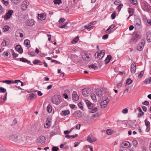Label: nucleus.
<instances>
[{
  "mask_svg": "<svg viewBox=\"0 0 151 151\" xmlns=\"http://www.w3.org/2000/svg\"><path fill=\"white\" fill-rule=\"evenodd\" d=\"M52 101L53 104L58 105L61 102V98L59 95L55 96L52 98Z\"/></svg>",
  "mask_w": 151,
  "mask_h": 151,
  "instance_id": "nucleus-1",
  "label": "nucleus"
},
{
  "mask_svg": "<svg viewBox=\"0 0 151 151\" xmlns=\"http://www.w3.org/2000/svg\"><path fill=\"white\" fill-rule=\"evenodd\" d=\"M140 33L139 32H134L133 35L132 40L134 42H136L140 38Z\"/></svg>",
  "mask_w": 151,
  "mask_h": 151,
  "instance_id": "nucleus-2",
  "label": "nucleus"
},
{
  "mask_svg": "<svg viewBox=\"0 0 151 151\" xmlns=\"http://www.w3.org/2000/svg\"><path fill=\"white\" fill-rule=\"evenodd\" d=\"M105 53V51L104 50H101L100 52H96L95 54V57L99 59H102L104 56Z\"/></svg>",
  "mask_w": 151,
  "mask_h": 151,
  "instance_id": "nucleus-3",
  "label": "nucleus"
},
{
  "mask_svg": "<svg viewBox=\"0 0 151 151\" xmlns=\"http://www.w3.org/2000/svg\"><path fill=\"white\" fill-rule=\"evenodd\" d=\"M145 42V39H142L140 43H139L137 47V50L139 51H141L143 49L144 47Z\"/></svg>",
  "mask_w": 151,
  "mask_h": 151,
  "instance_id": "nucleus-4",
  "label": "nucleus"
},
{
  "mask_svg": "<svg viewBox=\"0 0 151 151\" xmlns=\"http://www.w3.org/2000/svg\"><path fill=\"white\" fill-rule=\"evenodd\" d=\"M87 140L90 143H92L96 141L97 139L95 137H93V135L91 134H90L88 136Z\"/></svg>",
  "mask_w": 151,
  "mask_h": 151,
  "instance_id": "nucleus-5",
  "label": "nucleus"
},
{
  "mask_svg": "<svg viewBox=\"0 0 151 151\" xmlns=\"http://www.w3.org/2000/svg\"><path fill=\"white\" fill-rule=\"evenodd\" d=\"M135 26L137 28H139L141 24V20L139 18H136L134 22Z\"/></svg>",
  "mask_w": 151,
  "mask_h": 151,
  "instance_id": "nucleus-6",
  "label": "nucleus"
},
{
  "mask_svg": "<svg viewBox=\"0 0 151 151\" xmlns=\"http://www.w3.org/2000/svg\"><path fill=\"white\" fill-rule=\"evenodd\" d=\"M29 4L28 1L27 0H25L23 2L22 4L21 5V9L23 10H26L27 8V6Z\"/></svg>",
  "mask_w": 151,
  "mask_h": 151,
  "instance_id": "nucleus-7",
  "label": "nucleus"
},
{
  "mask_svg": "<svg viewBox=\"0 0 151 151\" xmlns=\"http://www.w3.org/2000/svg\"><path fill=\"white\" fill-rule=\"evenodd\" d=\"M84 101L89 109H91L92 108L93 106V104L89 101L86 99H84Z\"/></svg>",
  "mask_w": 151,
  "mask_h": 151,
  "instance_id": "nucleus-8",
  "label": "nucleus"
},
{
  "mask_svg": "<svg viewBox=\"0 0 151 151\" xmlns=\"http://www.w3.org/2000/svg\"><path fill=\"white\" fill-rule=\"evenodd\" d=\"M13 13V11L12 10H11L8 11L4 17V19L5 20L8 19L12 16Z\"/></svg>",
  "mask_w": 151,
  "mask_h": 151,
  "instance_id": "nucleus-9",
  "label": "nucleus"
},
{
  "mask_svg": "<svg viewBox=\"0 0 151 151\" xmlns=\"http://www.w3.org/2000/svg\"><path fill=\"white\" fill-rule=\"evenodd\" d=\"M25 23L26 25L27 26H31L35 24L34 21L32 19L27 20Z\"/></svg>",
  "mask_w": 151,
  "mask_h": 151,
  "instance_id": "nucleus-10",
  "label": "nucleus"
},
{
  "mask_svg": "<svg viewBox=\"0 0 151 151\" xmlns=\"http://www.w3.org/2000/svg\"><path fill=\"white\" fill-rule=\"evenodd\" d=\"M109 99H106L105 100L102 101L100 104V106L101 108H104L107 106V104L109 101Z\"/></svg>",
  "mask_w": 151,
  "mask_h": 151,
  "instance_id": "nucleus-11",
  "label": "nucleus"
},
{
  "mask_svg": "<svg viewBox=\"0 0 151 151\" xmlns=\"http://www.w3.org/2000/svg\"><path fill=\"white\" fill-rule=\"evenodd\" d=\"M45 137L43 136H41L37 139V141L38 143H43L45 142Z\"/></svg>",
  "mask_w": 151,
  "mask_h": 151,
  "instance_id": "nucleus-12",
  "label": "nucleus"
},
{
  "mask_svg": "<svg viewBox=\"0 0 151 151\" xmlns=\"http://www.w3.org/2000/svg\"><path fill=\"white\" fill-rule=\"evenodd\" d=\"M136 69V65L135 63H133L131 65V72L132 73H134Z\"/></svg>",
  "mask_w": 151,
  "mask_h": 151,
  "instance_id": "nucleus-13",
  "label": "nucleus"
},
{
  "mask_svg": "<svg viewBox=\"0 0 151 151\" xmlns=\"http://www.w3.org/2000/svg\"><path fill=\"white\" fill-rule=\"evenodd\" d=\"M82 92L83 96H88V94L89 93V89L88 88L83 89Z\"/></svg>",
  "mask_w": 151,
  "mask_h": 151,
  "instance_id": "nucleus-14",
  "label": "nucleus"
},
{
  "mask_svg": "<svg viewBox=\"0 0 151 151\" xmlns=\"http://www.w3.org/2000/svg\"><path fill=\"white\" fill-rule=\"evenodd\" d=\"M16 50L20 53H22L23 52L22 48L21 47L20 45H16L15 47Z\"/></svg>",
  "mask_w": 151,
  "mask_h": 151,
  "instance_id": "nucleus-15",
  "label": "nucleus"
},
{
  "mask_svg": "<svg viewBox=\"0 0 151 151\" xmlns=\"http://www.w3.org/2000/svg\"><path fill=\"white\" fill-rule=\"evenodd\" d=\"M24 43L25 46L27 48H29L31 46L30 40H29L28 39L25 40L24 41Z\"/></svg>",
  "mask_w": 151,
  "mask_h": 151,
  "instance_id": "nucleus-16",
  "label": "nucleus"
},
{
  "mask_svg": "<svg viewBox=\"0 0 151 151\" xmlns=\"http://www.w3.org/2000/svg\"><path fill=\"white\" fill-rule=\"evenodd\" d=\"M146 38L147 41L148 42H151V33L148 32L146 34Z\"/></svg>",
  "mask_w": 151,
  "mask_h": 151,
  "instance_id": "nucleus-17",
  "label": "nucleus"
},
{
  "mask_svg": "<svg viewBox=\"0 0 151 151\" xmlns=\"http://www.w3.org/2000/svg\"><path fill=\"white\" fill-rule=\"evenodd\" d=\"M70 113V111L68 110H65L62 111L60 114L61 115L63 116H65L66 115L69 114Z\"/></svg>",
  "mask_w": 151,
  "mask_h": 151,
  "instance_id": "nucleus-18",
  "label": "nucleus"
},
{
  "mask_svg": "<svg viewBox=\"0 0 151 151\" xmlns=\"http://www.w3.org/2000/svg\"><path fill=\"white\" fill-rule=\"evenodd\" d=\"M81 112L80 111H76L74 113L75 116L76 117L78 118H81L82 116Z\"/></svg>",
  "mask_w": 151,
  "mask_h": 151,
  "instance_id": "nucleus-19",
  "label": "nucleus"
},
{
  "mask_svg": "<svg viewBox=\"0 0 151 151\" xmlns=\"http://www.w3.org/2000/svg\"><path fill=\"white\" fill-rule=\"evenodd\" d=\"M36 97V95L33 93H30L29 94V99L30 100H32L33 99H35Z\"/></svg>",
  "mask_w": 151,
  "mask_h": 151,
  "instance_id": "nucleus-20",
  "label": "nucleus"
},
{
  "mask_svg": "<svg viewBox=\"0 0 151 151\" xmlns=\"http://www.w3.org/2000/svg\"><path fill=\"white\" fill-rule=\"evenodd\" d=\"M18 135L17 134H14L10 135L9 138L15 141L16 142V138H17Z\"/></svg>",
  "mask_w": 151,
  "mask_h": 151,
  "instance_id": "nucleus-21",
  "label": "nucleus"
},
{
  "mask_svg": "<svg viewBox=\"0 0 151 151\" xmlns=\"http://www.w3.org/2000/svg\"><path fill=\"white\" fill-rule=\"evenodd\" d=\"M23 141L22 139V137L20 135H18L17 138H16V142L20 143Z\"/></svg>",
  "mask_w": 151,
  "mask_h": 151,
  "instance_id": "nucleus-22",
  "label": "nucleus"
},
{
  "mask_svg": "<svg viewBox=\"0 0 151 151\" xmlns=\"http://www.w3.org/2000/svg\"><path fill=\"white\" fill-rule=\"evenodd\" d=\"M122 144L123 145L122 147H127L129 146L130 145L129 142L128 141H125Z\"/></svg>",
  "mask_w": 151,
  "mask_h": 151,
  "instance_id": "nucleus-23",
  "label": "nucleus"
},
{
  "mask_svg": "<svg viewBox=\"0 0 151 151\" xmlns=\"http://www.w3.org/2000/svg\"><path fill=\"white\" fill-rule=\"evenodd\" d=\"M46 18L44 14H40L38 15V18L40 20H44Z\"/></svg>",
  "mask_w": 151,
  "mask_h": 151,
  "instance_id": "nucleus-24",
  "label": "nucleus"
},
{
  "mask_svg": "<svg viewBox=\"0 0 151 151\" xmlns=\"http://www.w3.org/2000/svg\"><path fill=\"white\" fill-rule=\"evenodd\" d=\"M111 58L112 57L111 56V55H108L107 58H106L105 60V62L106 64H107L109 62L110 60H111Z\"/></svg>",
  "mask_w": 151,
  "mask_h": 151,
  "instance_id": "nucleus-25",
  "label": "nucleus"
},
{
  "mask_svg": "<svg viewBox=\"0 0 151 151\" xmlns=\"http://www.w3.org/2000/svg\"><path fill=\"white\" fill-rule=\"evenodd\" d=\"M90 96L94 102H96V99L95 94L93 93H91Z\"/></svg>",
  "mask_w": 151,
  "mask_h": 151,
  "instance_id": "nucleus-26",
  "label": "nucleus"
},
{
  "mask_svg": "<svg viewBox=\"0 0 151 151\" xmlns=\"http://www.w3.org/2000/svg\"><path fill=\"white\" fill-rule=\"evenodd\" d=\"M128 12L130 16H132L134 13L133 9L132 8H129V9Z\"/></svg>",
  "mask_w": 151,
  "mask_h": 151,
  "instance_id": "nucleus-27",
  "label": "nucleus"
},
{
  "mask_svg": "<svg viewBox=\"0 0 151 151\" xmlns=\"http://www.w3.org/2000/svg\"><path fill=\"white\" fill-rule=\"evenodd\" d=\"M83 58L86 61H89L90 60V58L89 57V55L87 54H85V55L84 56Z\"/></svg>",
  "mask_w": 151,
  "mask_h": 151,
  "instance_id": "nucleus-28",
  "label": "nucleus"
},
{
  "mask_svg": "<svg viewBox=\"0 0 151 151\" xmlns=\"http://www.w3.org/2000/svg\"><path fill=\"white\" fill-rule=\"evenodd\" d=\"M19 60L23 62L27 63L29 64L30 63V61L27 60V59L24 58H19Z\"/></svg>",
  "mask_w": 151,
  "mask_h": 151,
  "instance_id": "nucleus-29",
  "label": "nucleus"
},
{
  "mask_svg": "<svg viewBox=\"0 0 151 151\" xmlns=\"http://www.w3.org/2000/svg\"><path fill=\"white\" fill-rule=\"evenodd\" d=\"M3 83H5L6 84L9 85H10L12 83H14V81H13L12 80H5L3 81H2Z\"/></svg>",
  "mask_w": 151,
  "mask_h": 151,
  "instance_id": "nucleus-30",
  "label": "nucleus"
},
{
  "mask_svg": "<svg viewBox=\"0 0 151 151\" xmlns=\"http://www.w3.org/2000/svg\"><path fill=\"white\" fill-rule=\"evenodd\" d=\"M47 110L48 113H50L51 112L52 110V106L50 105L49 104L47 106Z\"/></svg>",
  "mask_w": 151,
  "mask_h": 151,
  "instance_id": "nucleus-31",
  "label": "nucleus"
},
{
  "mask_svg": "<svg viewBox=\"0 0 151 151\" xmlns=\"http://www.w3.org/2000/svg\"><path fill=\"white\" fill-rule=\"evenodd\" d=\"M11 51L12 52V55L13 57V58H16L18 56V55L14 51V50L12 49L11 50Z\"/></svg>",
  "mask_w": 151,
  "mask_h": 151,
  "instance_id": "nucleus-32",
  "label": "nucleus"
},
{
  "mask_svg": "<svg viewBox=\"0 0 151 151\" xmlns=\"http://www.w3.org/2000/svg\"><path fill=\"white\" fill-rule=\"evenodd\" d=\"M88 67L89 68H93L94 70H96L98 68L94 64L89 65L88 66Z\"/></svg>",
  "mask_w": 151,
  "mask_h": 151,
  "instance_id": "nucleus-33",
  "label": "nucleus"
},
{
  "mask_svg": "<svg viewBox=\"0 0 151 151\" xmlns=\"http://www.w3.org/2000/svg\"><path fill=\"white\" fill-rule=\"evenodd\" d=\"M14 83H17V84H18V83H20V85L21 86H23V82L21 81L20 80H17L14 81Z\"/></svg>",
  "mask_w": 151,
  "mask_h": 151,
  "instance_id": "nucleus-34",
  "label": "nucleus"
},
{
  "mask_svg": "<svg viewBox=\"0 0 151 151\" xmlns=\"http://www.w3.org/2000/svg\"><path fill=\"white\" fill-rule=\"evenodd\" d=\"M99 108L98 107H96L93 108L91 110V113H94L98 111V109Z\"/></svg>",
  "mask_w": 151,
  "mask_h": 151,
  "instance_id": "nucleus-35",
  "label": "nucleus"
},
{
  "mask_svg": "<svg viewBox=\"0 0 151 151\" xmlns=\"http://www.w3.org/2000/svg\"><path fill=\"white\" fill-rule=\"evenodd\" d=\"M8 44L9 43L7 42L5 40H4L1 43V45L2 46H5L6 45H8Z\"/></svg>",
  "mask_w": 151,
  "mask_h": 151,
  "instance_id": "nucleus-36",
  "label": "nucleus"
},
{
  "mask_svg": "<svg viewBox=\"0 0 151 151\" xmlns=\"http://www.w3.org/2000/svg\"><path fill=\"white\" fill-rule=\"evenodd\" d=\"M79 40V37L78 36L75 38L72 41V43L73 44H74L76 43Z\"/></svg>",
  "mask_w": 151,
  "mask_h": 151,
  "instance_id": "nucleus-37",
  "label": "nucleus"
},
{
  "mask_svg": "<svg viewBox=\"0 0 151 151\" xmlns=\"http://www.w3.org/2000/svg\"><path fill=\"white\" fill-rule=\"evenodd\" d=\"M54 2L55 4H58L59 5L62 3L61 0H54Z\"/></svg>",
  "mask_w": 151,
  "mask_h": 151,
  "instance_id": "nucleus-38",
  "label": "nucleus"
},
{
  "mask_svg": "<svg viewBox=\"0 0 151 151\" xmlns=\"http://www.w3.org/2000/svg\"><path fill=\"white\" fill-rule=\"evenodd\" d=\"M132 80H131L130 78L128 79L126 82V84L129 85L132 83Z\"/></svg>",
  "mask_w": 151,
  "mask_h": 151,
  "instance_id": "nucleus-39",
  "label": "nucleus"
},
{
  "mask_svg": "<svg viewBox=\"0 0 151 151\" xmlns=\"http://www.w3.org/2000/svg\"><path fill=\"white\" fill-rule=\"evenodd\" d=\"M95 24V22H92L90 23L89 24L87 25H86L84 27L86 29L87 28H88V27L90 26H91Z\"/></svg>",
  "mask_w": 151,
  "mask_h": 151,
  "instance_id": "nucleus-40",
  "label": "nucleus"
},
{
  "mask_svg": "<svg viewBox=\"0 0 151 151\" xmlns=\"http://www.w3.org/2000/svg\"><path fill=\"white\" fill-rule=\"evenodd\" d=\"M145 125L147 127V128L150 125V123L147 120V119H146L145 120Z\"/></svg>",
  "mask_w": 151,
  "mask_h": 151,
  "instance_id": "nucleus-41",
  "label": "nucleus"
},
{
  "mask_svg": "<svg viewBox=\"0 0 151 151\" xmlns=\"http://www.w3.org/2000/svg\"><path fill=\"white\" fill-rule=\"evenodd\" d=\"M78 106L79 108L82 110H83V103L81 102H80L78 104Z\"/></svg>",
  "mask_w": 151,
  "mask_h": 151,
  "instance_id": "nucleus-42",
  "label": "nucleus"
},
{
  "mask_svg": "<svg viewBox=\"0 0 151 151\" xmlns=\"http://www.w3.org/2000/svg\"><path fill=\"white\" fill-rule=\"evenodd\" d=\"M72 98L73 100L76 101L78 100L79 99L78 96L77 95L72 96Z\"/></svg>",
  "mask_w": 151,
  "mask_h": 151,
  "instance_id": "nucleus-43",
  "label": "nucleus"
},
{
  "mask_svg": "<svg viewBox=\"0 0 151 151\" xmlns=\"http://www.w3.org/2000/svg\"><path fill=\"white\" fill-rule=\"evenodd\" d=\"M116 12H115L114 11L111 15V17L112 19H114L116 17Z\"/></svg>",
  "mask_w": 151,
  "mask_h": 151,
  "instance_id": "nucleus-44",
  "label": "nucleus"
},
{
  "mask_svg": "<svg viewBox=\"0 0 151 151\" xmlns=\"http://www.w3.org/2000/svg\"><path fill=\"white\" fill-rule=\"evenodd\" d=\"M115 27V26L114 24H111V25H110L109 28L107 29L106 31H107L109 30L112 29L114 28Z\"/></svg>",
  "mask_w": 151,
  "mask_h": 151,
  "instance_id": "nucleus-45",
  "label": "nucleus"
},
{
  "mask_svg": "<svg viewBox=\"0 0 151 151\" xmlns=\"http://www.w3.org/2000/svg\"><path fill=\"white\" fill-rule=\"evenodd\" d=\"M11 1L12 3L15 4H17L20 1V0H11Z\"/></svg>",
  "mask_w": 151,
  "mask_h": 151,
  "instance_id": "nucleus-46",
  "label": "nucleus"
},
{
  "mask_svg": "<svg viewBox=\"0 0 151 151\" xmlns=\"http://www.w3.org/2000/svg\"><path fill=\"white\" fill-rule=\"evenodd\" d=\"M40 62L39 60H34L33 63L34 64L36 65L40 63Z\"/></svg>",
  "mask_w": 151,
  "mask_h": 151,
  "instance_id": "nucleus-47",
  "label": "nucleus"
},
{
  "mask_svg": "<svg viewBox=\"0 0 151 151\" xmlns=\"http://www.w3.org/2000/svg\"><path fill=\"white\" fill-rule=\"evenodd\" d=\"M9 28L10 27L9 26L6 25L4 27L3 29L4 31H8Z\"/></svg>",
  "mask_w": 151,
  "mask_h": 151,
  "instance_id": "nucleus-48",
  "label": "nucleus"
},
{
  "mask_svg": "<svg viewBox=\"0 0 151 151\" xmlns=\"http://www.w3.org/2000/svg\"><path fill=\"white\" fill-rule=\"evenodd\" d=\"M106 133L108 135H110L112 134V130L108 129L106 130Z\"/></svg>",
  "mask_w": 151,
  "mask_h": 151,
  "instance_id": "nucleus-49",
  "label": "nucleus"
},
{
  "mask_svg": "<svg viewBox=\"0 0 151 151\" xmlns=\"http://www.w3.org/2000/svg\"><path fill=\"white\" fill-rule=\"evenodd\" d=\"M7 94V93H6L4 96H3V97L2 98V96H1L0 98V99H2L3 100V101H5L6 100Z\"/></svg>",
  "mask_w": 151,
  "mask_h": 151,
  "instance_id": "nucleus-50",
  "label": "nucleus"
},
{
  "mask_svg": "<svg viewBox=\"0 0 151 151\" xmlns=\"http://www.w3.org/2000/svg\"><path fill=\"white\" fill-rule=\"evenodd\" d=\"M144 73V72L143 71H142L140 72L139 74L138 75V77L139 78L142 77L143 74Z\"/></svg>",
  "mask_w": 151,
  "mask_h": 151,
  "instance_id": "nucleus-51",
  "label": "nucleus"
},
{
  "mask_svg": "<svg viewBox=\"0 0 151 151\" xmlns=\"http://www.w3.org/2000/svg\"><path fill=\"white\" fill-rule=\"evenodd\" d=\"M6 91V90L4 88L1 87L0 88V92L4 93Z\"/></svg>",
  "mask_w": 151,
  "mask_h": 151,
  "instance_id": "nucleus-52",
  "label": "nucleus"
},
{
  "mask_svg": "<svg viewBox=\"0 0 151 151\" xmlns=\"http://www.w3.org/2000/svg\"><path fill=\"white\" fill-rule=\"evenodd\" d=\"M10 55V53L9 52H4L3 53V55L4 56L5 55L6 57H8L9 55Z\"/></svg>",
  "mask_w": 151,
  "mask_h": 151,
  "instance_id": "nucleus-53",
  "label": "nucleus"
},
{
  "mask_svg": "<svg viewBox=\"0 0 151 151\" xmlns=\"http://www.w3.org/2000/svg\"><path fill=\"white\" fill-rule=\"evenodd\" d=\"M132 143L134 146L135 147L137 145L138 142L136 140H134L133 141Z\"/></svg>",
  "mask_w": 151,
  "mask_h": 151,
  "instance_id": "nucleus-54",
  "label": "nucleus"
},
{
  "mask_svg": "<svg viewBox=\"0 0 151 151\" xmlns=\"http://www.w3.org/2000/svg\"><path fill=\"white\" fill-rule=\"evenodd\" d=\"M130 2L132 4L135 5L137 4V0H131Z\"/></svg>",
  "mask_w": 151,
  "mask_h": 151,
  "instance_id": "nucleus-55",
  "label": "nucleus"
},
{
  "mask_svg": "<svg viewBox=\"0 0 151 151\" xmlns=\"http://www.w3.org/2000/svg\"><path fill=\"white\" fill-rule=\"evenodd\" d=\"M150 83L148 78L146 79L144 81V83L145 84H146L148 83Z\"/></svg>",
  "mask_w": 151,
  "mask_h": 151,
  "instance_id": "nucleus-56",
  "label": "nucleus"
},
{
  "mask_svg": "<svg viewBox=\"0 0 151 151\" xmlns=\"http://www.w3.org/2000/svg\"><path fill=\"white\" fill-rule=\"evenodd\" d=\"M1 1L6 6H7L9 3L7 1H6L4 0H1Z\"/></svg>",
  "mask_w": 151,
  "mask_h": 151,
  "instance_id": "nucleus-57",
  "label": "nucleus"
},
{
  "mask_svg": "<svg viewBox=\"0 0 151 151\" xmlns=\"http://www.w3.org/2000/svg\"><path fill=\"white\" fill-rule=\"evenodd\" d=\"M50 124L49 123H48L47 122L44 124V127L45 128H47L50 125Z\"/></svg>",
  "mask_w": 151,
  "mask_h": 151,
  "instance_id": "nucleus-58",
  "label": "nucleus"
},
{
  "mask_svg": "<svg viewBox=\"0 0 151 151\" xmlns=\"http://www.w3.org/2000/svg\"><path fill=\"white\" fill-rule=\"evenodd\" d=\"M59 150V148L56 147H53L52 148V151H57Z\"/></svg>",
  "mask_w": 151,
  "mask_h": 151,
  "instance_id": "nucleus-59",
  "label": "nucleus"
},
{
  "mask_svg": "<svg viewBox=\"0 0 151 151\" xmlns=\"http://www.w3.org/2000/svg\"><path fill=\"white\" fill-rule=\"evenodd\" d=\"M120 3V1L119 0H116L114 2V4L117 5H119Z\"/></svg>",
  "mask_w": 151,
  "mask_h": 151,
  "instance_id": "nucleus-60",
  "label": "nucleus"
},
{
  "mask_svg": "<svg viewBox=\"0 0 151 151\" xmlns=\"http://www.w3.org/2000/svg\"><path fill=\"white\" fill-rule=\"evenodd\" d=\"M122 4H121L117 6V9H118V11L119 12L120 11L121 9V8L122 7Z\"/></svg>",
  "mask_w": 151,
  "mask_h": 151,
  "instance_id": "nucleus-61",
  "label": "nucleus"
},
{
  "mask_svg": "<svg viewBox=\"0 0 151 151\" xmlns=\"http://www.w3.org/2000/svg\"><path fill=\"white\" fill-rule=\"evenodd\" d=\"M128 110L127 109L125 108L123 109L122 111V112L124 114H126L128 112Z\"/></svg>",
  "mask_w": 151,
  "mask_h": 151,
  "instance_id": "nucleus-62",
  "label": "nucleus"
},
{
  "mask_svg": "<svg viewBox=\"0 0 151 151\" xmlns=\"http://www.w3.org/2000/svg\"><path fill=\"white\" fill-rule=\"evenodd\" d=\"M142 104L145 105H148L149 104V102L147 101H145Z\"/></svg>",
  "mask_w": 151,
  "mask_h": 151,
  "instance_id": "nucleus-63",
  "label": "nucleus"
},
{
  "mask_svg": "<svg viewBox=\"0 0 151 151\" xmlns=\"http://www.w3.org/2000/svg\"><path fill=\"white\" fill-rule=\"evenodd\" d=\"M147 22L148 25L150 26H151V19L148 20L147 19Z\"/></svg>",
  "mask_w": 151,
  "mask_h": 151,
  "instance_id": "nucleus-64",
  "label": "nucleus"
}]
</instances>
